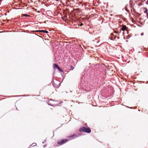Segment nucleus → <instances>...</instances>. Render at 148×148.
Returning <instances> with one entry per match:
<instances>
[{"label": "nucleus", "instance_id": "f257e3e1", "mask_svg": "<svg viewBox=\"0 0 148 148\" xmlns=\"http://www.w3.org/2000/svg\"><path fill=\"white\" fill-rule=\"evenodd\" d=\"M80 132H85L88 133H89L91 132V130L90 127L87 128L85 127H82L79 129Z\"/></svg>", "mask_w": 148, "mask_h": 148}, {"label": "nucleus", "instance_id": "f03ea898", "mask_svg": "<svg viewBox=\"0 0 148 148\" xmlns=\"http://www.w3.org/2000/svg\"><path fill=\"white\" fill-rule=\"evenodd\" d=\"M68 141V140L66 139L58 140H57V143L60 145H62Z\"/></svg>", "mask_w": 148, "mask_h": 148}, {"label": "nucleus", "instance_id": "7ed1b4c3", "mask_svg": "<svg viewBox=\"0 0 148 148\" xmlns=\"http://www.w3.org/2000/svg\"><path fill=\"white\" fill-rule=\"evenodd\" d=\"M52 101H55L53 100L50 99L49 101H48L47 102L48 104L50 106H54L58 105V104H55L54 103H52L51 102Z\"/></svg>", "mask_w": 148, "mask_h": 148}, {"label": "nucleus", "instance_id": "20e7f679", "mask_svg": "<svg viewBox=\"0 0 148 148\" xmlns=\"http://www.w3.org/2000/svg\"><path fill=\"white\" fill-rule=\"evenodd\" d=\"M60 84L59 82L56 81L55 82H53V85L54 87L58 88L60 86Z\"/></svg>", "mask_w": 148, "mask_h": 148}, {"label": "nucleus", "instance_id": "39448f33", "mask_svg": "<svg viewBox=\"0 0 148 148\" xmlns=\"http://www.w3.org/2000/svg\"><path fill=\"white\" fill-rule=\"evenodd\" d=\"M99 1H96H96H92L93 3L94 4V5L96 6H97L99 5Z\"/></svg>", "mask_w": 148, "mask_h": 148}, {"label": "nucleus", "instance_id": "423d86ee", "mask_svg": "<svg viewBox=\"0 0 148 148\" xmlns=\"http://www.w3.org/2000/svg\"><path fill=\"white\" fill-rule=\"evenodd\" d=\"M38 31H39V32H44V33H48V31H46V30H39Z\"/></svg>", "mask_w": 148, "mask_h": 148}, {"label": "nucleus", "instance_id": "0eeeda50", "mask_svg": "<svg viewBox=\"0 0 148 148\" xmlns=\"http://www.w3.org/2000/svg\"><path fill=\"white\" fill-rule=\"evenodd\" d=\"M126 26L125 25H123L122 27L121 30L123 31H125L126 30Z\"/></svg>", "mask_w": 148, "mask_h": 148}, {"label": "nucleus", "instance_id": "6e6552de", "mask_svg": "<svg viewBox=\"0 0 148 148\" xmlns=\"http://www.w3.org/2000/svg\"><path fill=\"white\" fill-rule=\"evenodd\" d=\"M53 67L54 68H56L57 69L58 68V67H59V66L56 64H53Z\"/></svg>", "mask_w": 148, "mask_h": 148}, {"label": "nucleus", "instance_id": "1a4fd4ad", "mask_svg": "<svg viewBox=\"0 0 148 148\" xmlns=\"http://www.w3.org/2000/svg\"><path fill=\"white\" fill-rule=\"evenodd\" d=\"M132 1H131V0L130 1V2H129L130 6V8L132 7Z\"/></svg>", "mask_w": 148, "mask_h": 148}, {"label": "nucleus", "instance_id": "9d476101", "mask_svg": "<svg viewBox=\"0 0 148 148\" xmlns=\"http://www.w3.org/2000/svg\"><path fill=\"white\" fill-rule=\"evenodd\" d=\"M57 69H58V70L60 71L61 72H63L62 70V69L61 68H60L59 66L58 67Z\"/></svg>", "mask_w": 148, "mask_h": 148}, {"label": "nucleus", "instance_id": "9b49d317", "mask_svg": "<svg viewBox=\"0 0 148 148\" xmlns=\"http://www.w3.org/2000/svg\"><path fill=\"white\" fill-rule=\"evenodd\" d=\"M23 16H25V17H29L30 15H28L27 14H23Z\"/></svg>", "mask_w": 148, "mask_h": 148}, {"label": "nucleus", "instance_id": "f8f14e48", "mask_svg": "<svg viewBox=\"0 0 148 148\" xmlns=\"http://www.w3.org/2000/svg\"><path fill=\"white\" fill-rule=\"evenodd\" d=\"M65 2L66 3L67 5H69L70 3L69 1H65Z\"/></svg>", "mask_w": 148, "mask_h": 148}, {"label": "nucleus", "instance_id": "ddd939ff", "mask_svg": "<svg viewBox=\"0 0 148 148\" xmlns=\"http://www.w3.org/2000/svg\"><path fill=\"white\" fill-rule=\"evenodd\" d=\"M145 10L144 12L145 13H146L147 14V13H148L147 12L148 11V10L147 8H145Z\"/></svg>", "mask_w": 148, "mask_h": 148}, {"label": "nucleus", "instance_id": "4468645a", "mask_svg": "<svg viewBox=\"0 0 148 148\" xmlns=\"http://www.w3.org/2000/svg\"><path fill=\"white\" fill-rule=\"evenodd\" d=\"M74 69V67L72 66H71V69L72 70H73Z\"/></svg>", "mask_w": 148, "mask_h": 148}, {"label": "nucleus", "instance_id": "2eb2a0df", "mask_svg": "<svg viewBox=\"0 0 148 148\" xmlns=\"http://www.w3.org/2000/svg\"><path fill=\"white\" fill-rule=\"evenodd\" d=\"M75 135H72V136H69V137H72L73 138H75V137H75Z\"/></svg>", "mask_w": 148, "mask_h": 148}, {"label": "nucleus", "instance_id": "dca6fc26", "mask_svg": "<svg viewBox=\"0 0 148 148\" xmlns=\"http://www.w3.org/2000/svg\"><path fill=\"white\" fill-rule=\"evenodd\" d=\"M127 5H126L125 6V10L126 11H127Z\"/></svg>", "mask_w": 148, "mask_h": 148}, {"label": "nucleus", "instance_id": "f3484780", "mask_svg": "<svg viewBox=\"0 0 148 148\" xmlns=\"http://www.w3.org/2000/svg\"><path fill=\"white\" fill-rule=\"evenodd\" d=\"M141 36H143L144 35V33L143 32H142V33L141 34Z\"/></svg>", "mask_w": 148, "mask_h": 148}, {"label": "nucleus", "instance_id": "a211bd4d", "mask_svg": "<svg viewBox=\"0 0 148 148\" xmlns=\"http://www.w3.org/2000/svg\"><path fill=\"white\" fill-rule=\"evenodd\" d=\"M146 15L147 16V18H148V13H147Z\"/></svg>", "mask_w": 148, "mask_h": 148}, {"label": "nucleus", "instance_id": "6ab92c4d", "mask_svg": "<svg viewBox=\"0 0 148 148\" xmlns=\"http://www.w3.org/2000/svg\"><path fill=\"white\" fill-rule=\"evenodd\" d=\"M33 145V146H34L35 145H36V143H34L32 144V145Z\"/></svg>", "mask_w": 148, "mask_h": 148}, {"label": "nucleus", "instance_id": "aec40b11", "mask_svg": "<svg viewBox=\"0 0 148 148\" xmlns=\"http://www.w3.org/2000/svg\"><path fill=\"white\" fill-rule=\"evenodd\" d=\"M39 30H36L35 32H39V31H38Z\"/></svg>", "mask_w": 148, "mask_h": 148}, {"label": "nucleus", "instance_id": "412c9836", "mask_svg": "<svg viewBox=\"0 0 148 148\" xmlns=\"http://www.w3.org/2000/svg\"><path fill=\"white\" fill-rule=\"evenodd\" d=\"M146 3L147 4H148V1H147L146 2Z\"/></svg>", "mask_w": 148, "mask_h": 148}, {"label": "nucleus", "instance_id": "4be33fe9", "mask_svg": "<svg viewBox=\"0 0 148 148\" xmlns=\"http://www.w3.org/2000/svg\"><path fill=\"white\" fill-rule=\"evenodd\" d=\"M82 25H83V24L82 23H81V24L80 25V26H82Z\"/></svg>", "mask_w": 148, "mask_h": 148}, {"label": "nucleus", "instance_id": "5701e85b", "mask_svg": "<svg viewBox=\"0 0 148 148\" xmlns=\"http://www.w3.org/2000/svg\"><path fill=\"white\" fill-rule=\"evenodd\" d=\"M115 33H118V32H116V31H115Z\"/></svg>", "mask_w": 148, "mask_h": 148}, {"label": "nucleus", "instance_id": "b1692460", "mask_svg": "<svg viewBox=\"0 0 148 148\" xmlns=\"http://www.w3.org/2000/svg\"><path fill=\"white\" fill-rule=\"evenodd\" d=\"M43 147H46V146H45V145L43 146Z\"/></svg>", "mask_w": 148, "mask_h": 148}, {"label": "nucleus", "instance_id": "393cba45", "mask_svg": "<svg viewBox=\"0 0 148 148\" xmlns=\"http://www.w3.org/2000/svg\"><path fill=\"white\" fill-rule=\"evenodd\" d=\"M117 38H118V39H119V37H117Z\"/></svg>", "mask_w": 148, "mask_h": 148}, {"label": "nucleus", "instance_id": "a878e982", "mask_svg": "<svg viewBox=\"0 0 148 148\" xmlns=\"http://www.w3.org/2000/svg\"><path fill=\"white\" fill-rule=\"evenodd\" d=\"M46 140H44V142H46Z\"/></svg>", "mask_w": 148, "mask_h": 148}, {"label": "nucleus", "instance_id": "bb28decb", "mask_svg": "<svg viewBox=\"0 0 148 148\" xmlns=\"http://www.w3.org/2000/svg\"><path fill=\"white\" fill-rule=\"evenodd\" d=\"M110 39L111 40H114V39H112V38H110Z\"/></svg>", "mask_w": 148, "mask_h": 148}, {"label": "nucleus", "instance_id": "cd10ccee", "mask_svg": "<svg viewBox=\"0 0 148 148\" xmlns=\"http://www.w3.org/2000/svg\"><path fill=\"white\" fill-rule=\"evenodd\" d=\"M129 108H132V107H130Z\"/></svg>", "mask_w": 148, "mask_h": 148}, {"label": "nucleus", "instance_id": "c85d7f7f", "mask_svg": "<svg viewBox=\"0 0 148 148\" xmlns=\"http://www.w3.org/2000/svg\"><path fill=\"white\" fill-rule=\"evenodd\" d=\"M42 143H44V142H42Z\"/></svg>", "mask_w": 148, "mask_h": 148}, {"label": "nucleus", "instance_id": "c756f323", "mask_svg": "<svg viewBox=\"0 0 148 148\" xmlns=\"http://www.w3.org/2000/svg\"><path fill=\"white\" fill-rule=\"evenodd\" d=\"M40 12V11H38V12Z\"/></svg>", "mask_w": 148, "mask_h": 148}]
</instances>
